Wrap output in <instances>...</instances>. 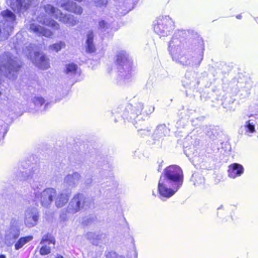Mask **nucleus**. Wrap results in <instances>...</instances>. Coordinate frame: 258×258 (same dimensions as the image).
I'll return each mask as SVG.
<instances>
[{
  "label": "nucleus",
  "instance_id": "1",
  "mask_svg": "<svg viewBox=\"0 0 258 258\" xmlns=\"http://www.w3.org/2000/svg\"><path fill=\"white\" fill-rule=\"evenodd\" d=\"M185 30L176 32L169 43L168 51L173 60L183 66L192 68H198L203 59L204 54V43L201 38L196 40V48L192 54H189L184 42Z\"/></svg>",
  "mask_w": 258,
  "mask_h": 258
},
{
  "label": "nucleus",
  "instance_id": "2",
  "mask_svg": "<svg viewBox=\"0 0 258 258\" xmlns=\"http://www.w3.org/2000/svg\"><path fill=\"white\" fill-rule=\"evenodd\" d=\"M183 180V172L178 166L170 165L166 168L158 181L159 198L165 201L171 197L181 187Z\"/></svg>",
  "mask_w": 258,
  "mask_h": 258
},
{
  "label": "nucleus",
  "instance_id": "3",
  "mask_svg": "<svg viewBox=\"0 0 258 258\" xmlns=\"http://www.w3.org/2000/svg\"><path fill=\"white\" fill-rule=\"evenodd\" d=\"M41 13L37 17L39 23L51 27L54 30H58L59 25L51 18L58 19L60 22L70 26H74L78 23V20L71 14H63L58 9L50 4L44 5L40 8Z\"/></svg>",
  "mask_w": 258,
  "mask_h": 258
},
{
  "label": "nucleus",
  "instance_id": "4",
  "mask_svg": "<svg viewBox=\"0 0 258 258\" xmlns=\"http://www.w3.org/2000/svg\"><path fill=\"white\" fill-rule=\"evenodd\" d=\"M23 179L28 181L31 186V193L34 200L40 202L41 206L48 208L53 201V198L56 196V191L53 188H46L42 190L43 183L39 180L38 175L29 170L22 172Z\"/></svg>",
  "mask_w": 258,
  "mask_h": 258
},
{
  "label": "nucleus",
  "instance_id": "5",
  "mask_svg": "<svg viewBox=\"0 0 258 258\" xmlns=\"http://www.w3.org/2000/svg\"><path fill=\"white\" fill-rule=\"evenodd\" d=\"M19 43L20 42L17 41L14 46L18 54H23L34 64L42 70H47L50 67L48 58L45 55L40 54L36 45L30 44L21 51L19 48Z\"/></svg>",
  "mask_w": 258,
  "mask_h": 258
},
{
  "label": "nucleus",
  "instance_id": "6",
  "mask_svg": "<svg viewBox=\"0 0 258 258\" xmlns=\"http://www.w3.org/2000/svg\"><path fill=\"white\" fill-rule=\"evenodd\" d=\"M118 70V80L120 83H126L132 80V61L128 54L124 50L118 51L116 54Z\"/></svg>",
  "mask_w": 258,
  "mask_h": 258
},
{
  "label": "nucleus",
  "instance_id": "7",
  "mask_svg": "<svg viewBox=\"0 0 258 258\" xmlns=\"http://www.w3.org/2000/svg\"><path fill=\"white\" fill-rule=\"evenodd\" d=\"M21 67L18 59L9 52H5L0 57V73L9 79L17 77V72Z\"/></svg>",
  "mask_w": 258,
  "mask_h": 258
},
{
  "label": "nucleus",
  "instance_id": "8",
  "mask_svg": "<svg viewBox=\"0 0 258 258\" xmlns=\"http://www.w3.org/2000/svg\"><path fill=\"white\" fill-rule=\"evenodd\" d=\"M143 107L144 105L141 102L136 103L134 105H127L122 114L123 118L132 122L136 128L142 126L144 122L141 120V115Z\"/></svg>",
  "mask_w": 258,
  "mask_h": 258
},
{
  "label": "nucleus",
  "instance_id": "9",
  "mask_svg": "<svg viewBox=\"0 0 258 258\" xmlns=\"http://www.w3.org/2000/svg\"><path fill=\"white\" fill-rule=\"evenodd\" d=\"M1 15L3 20L0 21V40H5L8 38L13 31L16 16L9 10L2 11Z\"/></svg>",
  "mask_w": 258,
  "mask_h": 258
},
{
  "label": "nucleus",
  "instance_id": "10",
  "mask_svg": "<svg viewBox=\"0 0 258 258\" xmlns=\"http://www.w3.org/2000/svg\"><path fill=\"white\" fill-rule=\"evenodd\" d=\"M173 28V22L168 16L159 17L154 26L155 32L161 36L168 35Z\"/></svg>",
  "mask_w": 258,
  "mask_h": 258
},
{
  "label": "nucleus",
  "instance_id": "11",
  "mask_svg": "<svg viewBox=\"0 0 258 258\" xmlns=\"http://www.w3.org/2000/svg\"><path fill=\"white\" fill-rule=\"evenodd\" d=\"M256 117L251 115L245 117V121L241 126L240 131L242 134L250 136L251 134L255 132V124L256 123Z\"/></svg>",
  "mask_w": 258,
  "mask_h": 258
},
{
  "label": "nucleus",
  "instance_id": "12",
  "mask_svg": "<svg viewBox=\"0 0 258 258\" xmlns=\"http://www.w3.org/2000/svg\"><path fill=\"white\" fill-rule=\"evenodd\" d=\"M69 206L71 207L70 210L87 209L90 208L87 206L85 197L81 194H77L74 196L69 204Z\"/></svg>",
  "mask_w": 258,
  "mask_h": 258
},
{
  "label": "nucleus",
  "instance_id": "13",
  "mask_svg": "<svg viewBox=\"0 0 258 258\" xmlns=\"http://www.w3.org/2000/svg\"><path fill=\"white\" fill-rule=\"evenodd\" d=\"M7 4L14 11L18 13H23L28 8V3L26 0H7Z\"/></svg>",
  "mask_w": 258,
  "mask_h": 258
},
{
  "label": "nucleus",
  "instance_id": "14",
  "mask_svg": "<svg viewBox=\"0 0 258 258\" xmlns=\"http://www.w3.org/2000/svg\"><path fill=\"white\" fill-rule=\"evenodd\" d=\"M81 178V174L77 172L69 174L64 178V184L68 187L74 188L78 185Z\"/></svg>",
  "mask_w": 258,
  "mask_h": 258
},
{
  "label": "nucleus",
  "instance_id": "15",
  "mask_svg": "<svg viewBox=\"0 0 258 258\" xmlns=\"http://www.w3.org/2000/svg\"><path fill=\"white\" fill-rule=\"evenodd\" d=\"M170 130L165 124L158 125L153 135L155 140H162L165 137L169 135Z\"/></svg>",
  "mask_w": 258,
  "mask_h": 258
},
{
  "label": "nucleus",
  "instance_id": "16",
  "mask_svg": "<svg viewBox=\"0 0 258 258\" xmlns=\"http://www.w3.org/2000/svg\"><path fill=\"white\" fill-rule=\"evenodd\" d=\"M30 29L38 35H42L47 37H49L53 35L52 32L47 29L36 24L35 22L32 23L30 25Z\"/></svg>",
  "mask_w": 258,
  "mask_h": 258
},
{
  "label": "nucleus",
  "instance_id": "17",
  "mask_svg": "<svg viewBox=\"0 0 258 258\" xmlns=\"http://www.w3.org/2000/svg\"><path fill=\"white\" fill-rule=\"evenodd\" d=\"M20 235V230L19 228L12 226L9 231H8L5 235V241L8 245H11L14 242Z\"/></svg>",
  "mask_w": 258,
  "mask_h": 258
},
{
  "label": "nucleus",
  "instance_id": "18",
  "mask_svg": "<svg viewBox=\"0 0 258 258\" xmlns=\"http://www.w3.org/2000/svg\"><path fill=\"white\" fill-rule=\"evenodd\" d=\"M88 239L90 240L93 244L98 245L100 243L106 242V235L104 234H97L93 232H88L86 234Z\"/></svg>",
  "mask_w": 258,
  "mask_h": 258
},
{
  "label": "nucleus",
  "instance_id": "19",
  "mask_svg": "<svg viewBox=\"0 0 258 258\" xmlns=\"http://www.w3.org/2000/svg\"><path fill=\"white\" fill-rule=\"evenodd\" d=\"M243 166L238 163H234L229 166L228 175L230 177L235 178L240 176L243 173Z\"/></svg>",
  "mask_w": 258,
  "mask_h": 258
},
{
  "label": "nucleus",
  "instance_id": "20",
  "mask_svg": "<svg viewBox=\"0 0 258 258\" xmlns=\"http://www.w3.org/2000/svg\"><path fill=\"white\" fill-rule=\"evenodd\" d=\"M38 219V214L36 212L28 211L25 214V223L27 227H32L35 226Z\"/></svg>",
  "mask_w": 258,
  "mask_h": 258
},
{
  "label": "nucleus",
  "instance_id": "21",
  "mask_svg": "<svg viewBox=\"0 0 258 258\" xmlns=\"http://www.w3.org/2000/svg\"><path fill=\"white\" fill-rule=\"evenodd\" d=\"M94 37L93 31L92 30H89L86 34L85 42L86 50L87 52L92 53L95 51V46L93 42Z\"/></svg>",
  "mask_w": 258,
  "mask_h": 258
},
{
  "label": "nucleus",
  "instance_id": "22",
  "mask_svg": "<svg viewBox=\"0 0 258 258\" xmlns=\"http://www.w3.org/2000/svg\"><path fill=\"white\" fill-rule=\"evenodd\" d=\"M32 102L35 106L36 110L37 111H45L49 105L48 103L44 105L45 103V100L41 97H34L32 99Z\"/></svg>",
  "mask_w": 258,
  "mask_h": 258
},
{
  "label": "nucleus",
  "instance_id": "23",
  "mask_svg": "<svg viewBox=\"0 0 258 258\" xmlns=\"http://www.w3.org/2000/svg\"><path fill=\"white\" fill-rule=\"evenodd\" d=\"M69 194L61 192L55 199V205L58 208L64 206L68 202Z\"/></svg>",
  "mask_w": 258,
  "mask_h": 258
},
{
  "label": "nucleus",
  "instance_id": "24",
  "mask_svg": "<svg viewBox=\"0 0 258 258\" xmlns=\"http://www.w3.org/2000/svg\"><path fill=\"white\" fill-rule=\"evenodd\" d=\"M78 66L74 63H70L66 64L63 73L68 77H71L75 75L77 71Z\"/></svg>",
  "mask_w": 258,
  "mask_h": 258
},
{
  "label": "nucleus",
  "instance_id": "25",
  "mask_svg": "<svg viewBox=\"0 0 258 258\" xmlns=\"http://www.w3.org/2000/svg\"><path fill=\"white\" fill-rule=\"evenodd\" d=\"M33 237L31 235L21 237L15 244V248L18 250L22 248L25 244L31 241Z\"/></svg>",
  "mask_w": 258,
  "mask_h": 258
},
{
  "label": "nucleus",
  "instance_id": "26",
  "mask_svg": "<svg viewBox=\"0 0 258 258\" xmlns=\"http://www.w3.org/2000/svg\"><path fill=\"white\" fill-rule=\"evenodd\" d=\"M191 180L195 186L203 185L205 182L204 177L198 173H195L192 174Z\"/></svg>",
  "mask_w": 258,
  "mask_h": 258
},
{
  "label": "nucleus",
  "instance_id": "27",
  "mask_svg": "<svg viewBox=\"0 0 258 258\" xmlns=\"http://www.w3.org/2000/svg\"><path fill=\"white\" fill-rule=\"evenodd\" d=\"M45 242H48L49 244L50 243H52L53 244H55V239L51 235V234L49 233H47L42 236V239L40 241V244H43Z\"/></svg>",
  "mask_w": 258,
  "mask_h": 258
},
{
  "label": "nucleus",
  "instance_id": "28",
  "mask_svg": "<svg viewBox=\"0 0 258 258\" xmlns=\"http://www.w3.org/2000/svg\"><path fill=\"white\" fill-rule=\"evenodd\" d=\"M196 80L195 77H190L189 73L185 74L184 79L182 80V84L184 87H187L196 82Z\"/></svg>",
  "mask_w": 258,
  "mask_h": 258
},
{
  "label": "nucleus",
  "instance_id": "29",
  "mask_svg": "<svg viewBox=\"0 0 258 258\" xmlns=\"http://www.w3.org/2000/svg\"><path fill=\"white\" fill-rule=\"evenodd\" d=\"M66 46L65 43L62 41H59L49 46V48L50 50L54 51L56 52L60 50L62 48H64Z\"/></svg>",
  "mask_w": 258,
  "mask_h": 258
},
{
  "label": "nucleus",
  "instance_id": "30",
  "mask_svg": "<svg viewBox=\"0 0 258 258\" xmlns=\"http://www.w3.org/2000/svg\"><path fill=\"white\" fill-rule=\"evenodd\" d=\"M99 28L103 31H106L110 28V24L104 20H101L99 22Z\"/></svg>",
  "mask_w": 258,
  "mask_h": 258
},
{
  "label": "nucleus",
  "instance_id": "31",
  "mask_svg": "<svg viewBox=\"0 0 258 258\" xmlns=\"http://www.w3.org/2000/svg\"><path fill=\"white\" fill-rule=\"evenodd\" d=\"M138 134L142 137L149 136L151 134V129L149 127L147 128H139L138 130Z\"/></svg>",
  "mask_w": 258,
  "mask_h": 258
},
{
  "label": "nucleus",
  "instance_id": "32",
  "mask_svg": "<svg viewBox=\"0 0 258 258\" xmlns=\"http://www.w3.org/2000/svg\"><path fill=\"white\" fill-rule=\"evenodd\" d=\"M106 258H125L123 256L117 254L114 251H108L105 252Z\"/></svg>",
  "mask_w": 258,
  "mask_h": 258
},
{
  "label": "nucleus",
  "instance_id": "33",
  "mask_svg": "<svg viewBox=\"0 0 258 258\" xmlns=\"http://www.w3.org/2000/svg\"><path fill=\"white\" fill-rule=\"evenodd\" d=\"M95 6L98 7H105L108 3L107 0H93Z\"/></svg>",
  "mask_w": 258,
  "mask_h": 258
},
{
  "label": "nucleus",
  "instance_id": "34",
  "mask_svg": "<svg viewBox=\"0 0 258 258\" xmlns=\"http://www.w3.org/2000/svg\"><path fill=\"white\" fill-rule=\"evenodd\" d=\"M50 247L47 245H43L40 249V253L41 255H46L50 252Z\"/></svg>",
  "mask_w": 258,
  "mask_h": 258
},
{
  "label": "nucleus",
  "instance_id": "35",
  "mask_svg": "<svg viewBox=\"0 0 258 258\" xmlns=\"http://www.w3.org/2000/svg\"><path fill=\"white\" fill-rule=\"evenodd\" d=\"M39 0H26V2L28 3V8L30 6L37 4Z\"/></svg>",
  "mask_w": 258,
  "mask_h": 258
},
{
  "label": "nucleus",
  "instance_id": "36",
  "mask_svg": "<svg viewBox=\"0 0 258 258\" xmlns=\"http://www.w3.org/2000/svg\"><path fill=\"white\" fill-rule=\"evenodd\" d=\"M207 135L209 137L210 139L212 140H214L216 138V136L213 134V131H211L210 132H208L207 133Z\"/></svg>",
  "mask_w": 258,
  "mask_h": 258
},
{
  "label": "nucleus",
  "instance_id": "37",
  "mask_svg": "<svg viewBox=\"0 0 258 258\" xmlns=\"http://www.w3.org/2000/svg\"><path fill=\"white\" fill-rule=\"evenodd\" d=\"M22 38V34L21 33H17L15 37V38H14V40L15 39L16 40H18V39H21Z\"/></svg>",
  "mask_w": 258,
  "mask_h": 258
},
{
  "label": "nucleus",
  "instance_id": "38",
  "mask_svg": "<svg viewBox=\"0 0 258 258\" xmlns=\"http://www.w3.org/2000/svg\"><path fill=\"white\" fill-rule=\"evenodd\" d=\"M92 179H87L85 181V183L87 185H90L92 183Z\"/></svg>",
  "mask_w": 258,
  "mask_h": 258
},
{
  "label": "nucleus",
  "instance_id": "39",
  "mask_svg": "<svg viewBox=\"0 0 258 258\" xmlns=\"http://www.w3.org/2000/svg\"><path fill=\"white\" fill-rule=\"evenodd\" d=\"M223 208H224V206L223 205H221L219 207L217 208V210H220Z\"/></svg>",
  "mask_w": 258,
  "mask_h": 258
},
{
  "label": "nucleus",
  "instance_id": "40",
  "mask_svg": "<svg viewBox=\"0 0 258 258\" xmlns=\"http://www.w3.org/2000/svg\"><path fill=\"white\" fill-rule=\"evenodd\" d=\"M221 212H221V213H218V215H221V216H222V215H224V214H225V213H224L223 211H221Z\"/></svg>",
  "mask_w": 258,
  "mask_h": 258
},
{
  "label": "nucleus",
  "instance_id": "41",
  "mask_svg": "<svg viewBox=\"0 0 258 258\" xmlns=\"http://www.w3.org/2000/svg\"><path fill=\"white\" fill-rule=\"evenodd\" d=\"M236 18H237V19H241V15H238L236 16Z\"/></svg>",
  "mask_w": 258,
  "mask_h": 258
},
{
  "label": "nucleus",
  "instance_id": "42",
  "mask_svg": "<svg viewBox=\"0 0 258 258\" xmlns=\"http://www.w3.org/2000/svg\"><path fill=\"white\" fill-rule=\"evenodd\" d=\"M0 258H6L5 255L2 254L0 255Z\"/></svg>",
  "mask_w": 258,
  "mask_h": 258
},
{
  "label": "nucleus",
  "instance_id": "43",
  "mask_svg": "<svg viewBox=\"0 0 258 258\" xmlns=\"http://www.w3.org/2000/svg\"><path fill=\"white\" fill-rule=\"evenodd\" d=\"M56 258H63V257L62 256H60H60H57V257H56Z\"/></svg>",
  "mask_w": 258,
  "mask_h": 258
},
{
  "label": "nucleus",
  "instance_id": "44",
  "mask_svg": "<svg viewBox=\"0 0 258 258\" xmlns=\"http://www.w3.org/2000/svg\"><path fill=\"white\" fill-rule=\"evenodd\" d=\"M61 218L62 219L64 220V219L62 217V216H61Z\"/></svg>",
  "mask_w": 258,
  "mask_h": 258
},
{
  "label": "nucleus",
  "instance_id": "45",
  "mask_svg": "<svg viewBox=\"0 0 258 258\" xmlns=\"http://www.w3.org/2000/svg\"><path fill=\"white\" fill-rule=\"evenodd\" d=\"M135 253L136 256H137V253H136V251L135 252Z\"/></svg>",
  "mask_w": 258,
  "mask_h": 258
}]
</instances>
